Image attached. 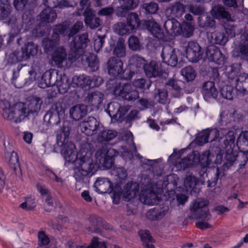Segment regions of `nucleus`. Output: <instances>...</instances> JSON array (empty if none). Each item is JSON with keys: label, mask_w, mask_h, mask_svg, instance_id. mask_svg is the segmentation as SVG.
Instances as JSON below:
<instances>
[{"label": "nucleus", "mask_w": 248, "mask_h": 248, "mask_svg": "<svg viewBox=\"0 0 248 248\" xmlns=\"http://www.w3.org/2000/svg\"><path fill=\"white\" fill-rule=\"evenodd\" d=\"M113 29L115 32L120 35H124L129 33L132 31L127 24L121 22L114 24L113 27Z\"/></svg>", "instance_id": "47"}, {"label": "nucleus", "mask_w": 248, "mask_h": 248, "mask_svg": "<svg viewBox=\"0 0 248 248\" xmlns=\"http://www.w3.org/2000/svg\"><path fill=\"white\" fill-rule=\"evenodd\" d=\"M58 33H56L55 34V36L56 38L53 40H49L48 39H45L43 42V46H44V48L46 50H47V51H49L52 50L54 47H55L58 43L59 41V37H58Z\"/></svg>", "instance_id": "57"}, {"label": "nucleus", "mask_w": 248, "mask_h": 248, "mask_svg": "<svg viewBox=\"0 0 248 248\" xmlns=\"http://www.w3.org/2000/svg\"><path fill=\"white\" fill-rule=\"evenodd\" d=\"M207 202L204 199L197 198L192 202L190 206L192 217L196 219L202 220L195 223L196 227L201 230L211 227V226L206 222L211 218V215L207 206Z\"/></svg>", "instance_id": "5"}, {"label": "nucleus", "mask_w": 248, "mask_h": 248, "mask_svg": "<svg viewBox=\"0 0 248 248\" xmlns=\"http://www.w3.org/2000/svg\"><path fill=\"white\" fill-rule=\"evenodd\" d=\"M99 247L106 248V243L104 242H99L97 237H93L92 239L91 245L85 246H78L76 248H99Z\"/></svg>", "instance_id": "60"}, {"label": "nucleus", "mask_w": 248, "mask_h": 248, "mask_svg": "<svg viewBox=\"0 0 248 248\" xmlns=\"http://www.w3.org/2000/svg\"><path fill=\"white\" fill-rule=\"evenodd\" d=\"M123 62L122 60L114 57L110 58L107 62L108 73L115 77L123 72Z\"/></svg>", "instance_id": "19"}, {"label": "nucleus", "mask_w": 248, "mask_h": 248, "mask_svg": "<svg viewBox=\"0 0 248 248\" xmlns=\"http://www.w3.org/2000/svg\"><path fill=\"white\" fill-rule=\"evenodd\" d=\"M167 88L171 89L172 90V94L175 97H179L182 93H181V88L177 84V82L173 79H170L166 83Z\"/></svg>", "instance_id": "50"}, {"label": "nucleus", "mask_w": 248, "mask_h": 248, "mask_svg": "<svg viewBox=\"0 0 248 248\" xmlns=\"http://www.w3.org/2000/svg\"><path fill=\"white\" fill-rule=\"evenodd\" d=\"M79 127L82 132L87 136H92L96 133L100 126L98 121L94 117H89L82 121Z\"/></svg>", "instance_id": "15"}, {"label": "nucleus", "mask_w": 248, "mask_h": 248, "mask_svg": "<svg viewBox=\"0 0 248 248\" xmlns=\"http://www.w3.org/2000/svg\"><path fill=\"white\" fill-rule=\"evenodd\" d=\"M139 186L136 183L128 182L124 186L122 196L125 201H129L136 197L139 192Z\"/></svg>", "instance_id": "23"}, {"label": "nucleus", "mask_w": 248, "mask_h": 248, "mask_svg": "<svg viewBox=\"0 0 248 248\" xmlns=\"http://www.w3.org/2000/svg\"><path fill=\"white\" fill-rule=\"evenodd\" d=\"M141 183L142 189L139 195L140 202L148 205L155 203L157 199L155 191L157 186L149 177L146 176L141 178Z\"/></svg>", "instance_id": "7"}, {"label": "nucleus", "mask_w": 248, "mask_h": 248, "mask_svg": "<svg viewBox=\"0 0 248 248\" xmlns=\"http://www.w3.org/2000/svg\"><path fill=\"white\" fill-rule=\"evenodd\" d=\"M146 64V61L143 58L138 55H133L129 60V70L124 71L125 74L128 75L127 77L124 76V78L130 79L136 73L144 70Z\"/></svg>", "instance_id": "10"}, {"label": "nucleus", "mask_w": 248, "mask_h": 248, "mask_svg": "<svg viewBox=\"0 0 248 248\" xmlns=\"http://www.w3.org/2000/svg\"><path fill=\"white\" fill-rule=\"evenodd\" d=\"M164 28L166 32L172 37L181 34L182 26L180 23L174 18L166 21L164 23Z\"/></svg>", "instance_id": "20"}, {"label": "nucleus", "mask_w": 248, "mask_h": 248, "mask_svg": "<svg viewBox=\"0 0 248 248\" xmlns=\"http://www.w3.org/2000/svg\"><path fill=\"white\" fill-rule=\"evenodd\" d=\"M235 89L240 93H248V74L241 73L235 80Z\"/></svg>", "instance_id": "27"}, {"label": "nucleus", "mask_w": 248, "mask_h": 248, "mask_svg": "<svg viewBox=\"0 0 248 248\" xmlns=\"http://www.w3.org/2000/svg\"><path fill=\"white\" fill-rule=\"evenodd\" d=\"M145 25L148 31L154 37L159 40L164 39V33L162 29L155 20H150L146 21L145 22Z\"/></svg>", "instance_id": "29"}, {"label": "nucleus", "mask_w": 248, "mask_h": 248, "mask_svg": "<svg viewBox=\"0 0 248 248\" xmlns=\"http://www.w3.org/2000/svg\"><path fill=\"white\" fill-rule=\"evenodd\" d=\"M72 83L75 86L82 88L86 86L92 87V86L91 77L85 75L74 77Z\"/></svg>", "instance_id": "38"}, {"label": "nucleus", "mask_w": 248, "mask_h": 248, "mask_svg": "<svg viewBox=\"0 0 248 248\" xmlns=\"http://www.w3.org/2000/svg\"><path fill=\"white\" fill-rule=\"evenodd\" d=\"M202 93L204 99L208 101L210 99H215L218 95V91L213 81H208L203 83Z\"/></svg>", "instance_id": "22"}, {"label": "nucleus", "mask_w": 248, "mask_h": 248, "mask_svg": "<svg viewBox=\"0 0 248 248\" xmlns=\"http://www.w3.org/2000/svg\"><path fill=\"white\" fill-rule=\"evenodd\" d=\"M222 96L227 99L232 100L235 96V92L232 85L224 86L220 90Z\"/></svg>", "instance_id": "51"}, {"label": "nucleus", "mask_w": 248, "mask_h": 248, "mask_svg": "<svg viewBox=\"0 0 248 248\" xmlns=\"http://www.w3.org/2000/svg\"><path fill=\"white\" fill-rule=\"evenodd\" d=\"M142 9L143 12L146 14H155L159 9L157 3L155 2L144 3L142 6Z\"/></svg>", "instance_id": "54"}, {"label": "nucleus", "mask_w": 248, "mask_h": 248, "mask_svg": "<svg viewBox=\"0 0 248 248\" xmlns=\"http://www.w3.org/2000/svg\"><path fill=\"white\" fill-rule=\"evenodd\" d=\"M236 145L241 151L245 152L248 151V131H242L239 134Z\"/></svg>", "instance_id": "40"}, {"label": "nucleus", "mask_w": 248, "mask_h": 248, "mask_svg": "<svg viewBox=\"0 0 248 248\" xmlns=\"http://www.w3.org/2000/svg\"><path fill=\"white\" fill-rule=\"evenodd\" d=\"M111 173L114 176L118 185L121 184L127 175L126 170L122 167L114 168L112 170Z\"/></svg>", "instance_id": "44"}, {"label": "nucleus", "mask_w": 248, "mask_h": 248, "mask_svg": "<svg viewBox=\"0 0 248 248\" xmlns=\"http://www.w3.org/2000/svg\"><path fill=\"white\" fill-rule=\"evenodd\" d=\"M127 24L131 31L138 28L140 25V20L138 15L135 13H131L127 18Z\"/></svg>", "instance_id": "49"}, {"label": "nucleus", "mask_w": 248, "mask_h": 248, "mask_svg": "<svg viewBox=\"0 0 248 248\" xmlns=\"http://www.w3.org/2000/svg\"><path fill=\"white\" fill-rule=\"evenodd\" d=\"M83 15L85 16V23L91 29H95L101 25V21L99 17H96L94 12L91 9L87 8Z\"/></svg>", "instance_id": "24"}, {"label": "nucleus", "mask_w": 248, "mask_h": 248, "mask_svg": "<svg viewBox=\"0 0 248 248\" xmlns=\"http://www.w3.org/2000/svg\"><path fill=\"white\" fill-rule=\"evenodd\" d=\"M43 3L50 8L59 7L64 8L69 7V4L65 0H43Z\"/></svg>", "instance_id": "46"}, {"label": "nucleus", "mask_w": 248, "mask_h": 248, "mask_svg": "<svg viewBox=\"0 0 248 248\" xmlns=\"http://www.w3.org/2000/svg\"><path fill=\"white\" fill-rule=\"evenodd\" d=\"M86 61L89 66L92 68V71H95L98 69V61L97 56L95 54L90 53L86 58Z\"/></svg>", "instance_id": "58"}, {"label": "nucleus", "mask_w": 248, "mask_h": 248, "mask_svg": "<svg viewBox=\"0 0 248 248\" xmlns=\"http://www.w3.org/2000/svg\"><path fill=\"white\" fill-rule=\"evenodd\" d=\"M89 42L88 34L87 32L74 37L69 45L68 60L71 62H75L79 58Z\"/></svg>", "instance_id": "8"}, {"label": "nucleus", "mask_w": 248, "mask_h": 248, "mask_svg": "<svg viewBox=\"0 0 248 248\" xmlns=\"http://www.w3.org/2000/svg\"><path fill=\"white\" fill-rule=\"evenodd\" d=\"M40 19L42 22H51L56 19L57 14L56 12L50 7H47L43 10L40 13Z\"/></svg>", "instance_id": "39"}, {"label": "nucleus", "mask_w": 248, "mask_h": 248, "mask_svg": "<svg viewBox=\"0 0 248 248\" xmlns=\"http://www.w3.org/2000/svg\"><path fill=\"white\" fill-rule=\"evenodd\" d=\"M181 75L187 81L194 80L196 77V74L195 70L191 66H186L182 69Z\"/></svg>", "instance_id": "53"}, {"label": "nucleus", "mask_w": 248, "mask_h": 248, "mask_svg": "<svg viewBox=\"0 0 248 248\" xmlns=\"http://www.w3.org/2000/svg\"><path fill=\"white\" fill-rule=\"evenodd\" d=\"M129 47L133 50H137L140 48V44L138 38L134 35L131 36L128 40Z\"/></svg>", "instance_id": "63"}, {"label": "nucleus", "mask_w": 248, "mask_h": 248, "mask_svg": "<svg viewBox=\"0 0 248 248\" xmlns=\"http://www.w3.org/2000/svg\"><path fill=\"white\" fill-rule=\"evenodd\" d=\"M93 146L91 143H84L80 146L78 157L74 167L76 188H78V184L82 186L85 184L96 171V163L93 158Z\"/></svg>", "instance_id": "2"}, {"label": "nucleus", "mask_w": 248, "mask_h": 248, "mask_svg": "<svg viewBox=\"0 0 248 248\" xmlns=\"http://www.w3.org/2000/svg\"><path fill=\"white\" fill-rule=\"evenodd\" d=\"M117 131L112 130H104L98 135L97 140L99 142L111 140L117 136Z\"/></svg>", "instance_id": "43"}, {"label": "nucleus", "mask_w": 248, "mask_h": 248, "mask_svg": "<svg viewBox=\"0 0 248 248\" xmlns=\"http://www.w3.org/2000/svg\"><path fill=\"white\" fill-rule=\"evenodd\" d=\"M155 98L159 103L162 104H167L169 101L168 93L165 89H157L155 90Z\"/></svg>", "instance_id": "55"}, {"label": "nucleus", "mask_w": 248, "mask_h": 248, "mask_svg": "<svg viewBox=\"0 0 248 248\" xmlns=\"http://www.w3.org/2000/svg\"><path fill=\"white\" fill-rule=\"evenodd\" d=\"M239 50L241 58L248 61V40L240 46Z\"/></svg>", "instance_id": "64"}, {"label": "nucleus", "mask_w": 248, "mask_h": 248, "mask_svg": "<svg viewBox=\"0 0 248 248\" xmlns=\"http://www.w3.org/2000/svg\"><path fill=\"white\" fill-rule=\"evenodd\" d=\"M212 37L216 44L220 45H224L228 41V37L225 36L223 31H215L213 33Z\"/></svg>", "instance_id": "52"}, {"label": "nucleus", "mask_w": 248, "mask_h": 248, "mask_svg": "<svg viewBox=\"0 0 248 248\" xmlns=\"http://www.w3.org/2000/svg\"><path fill=\"white\" fill-rule=\"evenodd\" d=\"M42 101L37 97H32L25 103L18 102L11 105L7 101L3 102L1 108L3 118L16 124L28 120L31 114L38 112Z\"/></svg>", "instance_id": "1"}, {"label": "nucleus", "mask_w": 248, "mask_h": 248, "mask_svg": "<svg viewBox=\"0 0 248 248\" xmlns=\"http://www.w3.org/2000/svg\"><path fill=\"white\" fill-rule=\"evenodd\" d=\"M180 54L178 49H174L169 45L165 46L162 50L161 57L163 61L172 67L176 66L178 56Z\"/></svg>", "instance_id": "12"}, {"label": "nucleus", "mask_w": 248, "mask_h": 248, "mask_svg": "<svg viewBox=\"0 0 248 248\" xmlns=\"http://www.w3.org/2000/svg\"><path fill=\"white\" fill-rule=\"evenodd\" d=\"M193 154L195 155V158H194L195 165L199 163H200L203 169L214 162L215 155L209 150L202 152L201 154H199L198 152L195 151L193 152Z\"/></svg>", "instance_id": "17"}, {"label": "nucleus", "mask_w": 248, "mask_h": 248, "mask_svg": "<svg viewBox=\"0 0 248 248\" xmlns=\"http://www.w3.org/2000/svg\"><path fill=\"white\" fill-rule=\"evenodd\" d=\"M198 24L201 28L206 30H214L216 27V23L214 17L208 15H203L198 18Z\"/></svg>", "instance_id": "31"}, {"label": "nucleus", "mask_w": 248, "mask_h": 248, "mask_svg": "<svg viewBox=\"0 0 248 248\" xmlns=\"http://www.w3.org/2000/svg\"><path fill=\"white\" fill-rule=\"evenodd\" d=\"M35 22V18L25 13L22 15V21L16 19V21L12 25V31L14 35H16L20 33L22 30L26 31L31 29Z\"/></svg>", "instance_id": "11"}, {"label": "nucleus", "mask_w": 248, "mask_h": 248, "mask_svg": "<svg viewBox=\"0 0 248 248\" xmlns=\"http://www.w3.org/2000/svg\"><path fill=\"white\" fill-rule=\"evenodd\" d=\"M211 13L212 16L217 19H225L228 21L232 20L231 15L222 6H214L211 11Z\"/></svg>", "instance_id": "32"}, {"label": "nucleus", "mask_w": 248, "mask_h": 248, "mask_svg": "<svg viewBox=\"0 0 248 248\" xmlns=\"http://www.w3.org/2000/svg\"><path fill=\"white\" fill-rule=\"evenodd\" d=\"M52 60L58 67H62L67 64V54L65 49L62 47H58L52 55Z\"/></svg>", "instance_id": "25"}, {"label": "nucleus", "mask_w": 248, "mask_h": 248, "mask_svg": "<svg viewBox=\"0 0 248 248\" xmlns=\"http://www.w3.org/2000/svg\"><path fill=\"white\" fill-rule=\"evenodd\" d=\"M7 59L8 62L11 63H16L18 62L27 61L28 60L22 48V46L20 50H15L8 55Z\"/></svg>", "instance_id": "34"}, {"label": "nucleus", "mask_w": 248, "mask_h": 248, "mask_svg": "<svg viewBox=\"0 0 248 248\" xmlns=\"http://www.w3.org/2000/svg\"><path fill=\"white\" fill-rule=\"evenodd\" d=\"M194 158H195V155L193 152L191 154H188L186 157L177 160L175 163V166L179 170H184L191 166L195 165Z\"/></svg>", "instance_id": "33"}, {"label": "nucleus", "mask_w": 248, "mask_h": 248, "mask_svg": "<svg viewBox=\"0 0 248 248\" xmlns=\"http://www.w3.org/2000/svg\"><path fill=\"white\" fill-rule=\"evenodd\" d=\"M113 93L115 95L128 101H133L139 97V93L130 84L116 86L113 90Z\"/></svg>", "instance_id": "9"}, {"label": "nucleus", "mask_w": 248, "mask_h": 248, "mask_svg": "<svg viewBox=\"0 0 248 248\" xmlns=\"http://www.w3.org/2000/svg\"><path fill=\"white\" fill-rule=\"evenodd\" d=\"M144 71L148 77L152 78L160 76L162 73V69L159 62L152 61L146 64Z\"/></svg>", "instance_id": "26"}, {"label": "nucleus", "mask_w": 248, "mask_h": 248, "mask_svg": "<svg viewBox=\"0 0 248 248\" xmlns=\"http://www.w3.org/2000/svg\"><path fill=\"white\" fill-rule=\"evenodd\" d=\"M70 114L74 120L78 121L87 114L86 106L84 105H77L70 109Z\"/></svg>", "instance_id": "37"}, {"label": "nucleus", "mask_w": 248, "mask_h": 248, "mask_svg": "<svg viewBox=\"0 0 248 248\" xmlns=\"http://www.w3.org/2000/svg\"><path fill=\"white\" fill-rule=\"evenodd\" d=\"M60 80H56V85L58 88V91L61 93H65L67 92L69 88V85L67 80L65 78H62L60 77Z\"/></svg>", "instance_id": "56"}, {"label": "nucleus", "mask_w": 248, "mask_h": 248, "mask_svg": "<svg viewBox=\"0 0 248 248\" xmlns=\"http://www.w3.org/2000/svg\"><path fill=\"white\" fill-rule=\"evenodd\" d=\"M169 207H155L148 211L147 217L150 220H155L162 218L168 212Z\"/></svg>", "instance_id": "30"}, {"label": "nucleus", "mask_w": 248, "mask_h": 248, "mask_svg": "<svg viewBox=\"0 0 248 248\" xmlns=\"http://www.w3.org/2000/svg\"><path fill=\"white\" fill-rule=\"evenodd\" d=\"M38 46L32 42H28L22 46L25 54L29 60L36 56L38 52Z\"/></svg>", "instance_id": "42"}, {"label": "nucleus", "mask_w": 248, "mask_h": 248, "mask_svg": "<svg viewBox=\"0 0 248 248\" xmlns=\"http://www.w3.org/2000/svg\"><path fill=\"white\" fill-rule=\"evenodd\" d=\"M95 190L100 193H105L111 190L112 184L107 178H98L94 184Z\"/></svg>", "instance_id": "28"}, {"label": "nucleus", "mask_w": 248, "mask_h": 248, "mask_svg": "<svg viewBox=\"0 0 248 248\" xmlns=\"http://www.w3.org/2000/svg\"><path fill=\"white\" fill-rule=\"evenodd\" d=\"M65 105L62 101H59L52 107L50 111L47 112L45 115V119L48 120V123H53V119L58 118L59 120L64 116Z\"/></svg>", "instance_id": "16"}, {"label": "nucleus", "mask_w": 248, "mask_h": 248, "mask_svg": "<svg viewBox=\"0 0 248 248\" xmlns=\"http://www.w3.org/2000/svg\"><path fill=\"white\" fill-rule=\"evenodd\" d=\"M53 77H55L53 71H46L41 77V80L39 84V87L42 88H45L55 85L56 80L55 78H52Z\"/></svg>", "instance_id": "35"}, {"label": "nucleus", "mask_w": 248, "mask_h": 248, "mask_svg": "<svg viewBox=\"0 0 248 248\" xmlns=\"http://www.w3.org/2000/svg\"><path fill=\"white\" fill-rule=\"evenodd\" d=\"M194 28L191 23L186 22L182 28L181 34L185 37H189L193 34Z\"/></svg>", "instance_id": "61"}, {"label": "nucleus", "mask_w": 248, "mask_h": 248, "mask_svg": "<svg viewBox=\"0 0 248 248\" xmlns=\"http://www.w3.org/2000/svg\"><path fill=\"white\" fill-rule=\"evenodd\" d=\"M205 130L209 141H215L218 138L221 139L226 134V139L224 142L225 151V162L222 166V168L224 170L228 169L233 165L237 156V152L234 150L235 139L234 132L229 131L227 132L226 129H221L219 131L216 128Z\"/></svg>", "instance_id": "3"}, {"label": "nucleus", "mask_w": 248, "mask_h": 248, "mask_svg": "<svg viewBox=\"0 0 248 248\" xmlns=\"http://www.w3.org/2000/svg\"><path fill=\"white\" fill-rule=\"evenodd\" d=\"M113 54L118 58H122L126 55V46L124 40L120 38L118 39L113 50Z\"/></svg>", "instance_id": "41"}, {"label": "nucleus", "mask_w": 248, "mask_h": 248, "mask_svg": "<svg viewBox=\"0 0 248 248\" xmlns=\"http://www.w3.org/2000/svg\"><path fill=\"white\" fill-rule=\"evenodd\" d=\"M9 163L10 167L14 170H16L19 167L18 156L16 152L13 151L10 154Z\"/></svg>", "instance_id": "59"}, {"label": "nucleus", "mask_w": 248, "mask_h": 248, "mask_svg": "<svg viewBox=\"0 0 248 248\" xmlns=\"http://www.w3.org/2000/svg\"><path fill=\"white\" fill-rule=\"evenodd\" d=\"M185 12L184 5L180 1H176L170 4L165 10V14L167 16L172 18L182 17Z\"/></svg>", "instance_id": "21"}, {"label": "nucleus", "mask_w": 248, "mask_h": 248, "mask_svg": "<svg viewBox=\"0 0 248 248\" xmlns=\"http://www.w3.org/2000/svg\"><path fill=\"white\" fill-rule=\"evenodd\" d=\"M119 154L125 160H131L133 158V155L125 147L121 146L117 151L114 149L108 148L107 145H104L96 152V164L100 168L109 169L113 165V157Z\"/></svg>", "instance_id": "4"}, {"label": "nucleus", "mask_w": 248, "mask_h": 248, "mask_svg": "<svg viewBox=\"0 0 248 248\" xmlns=\"http://www.w3.org/2000/svg\"><path fill=\"white\" fill-rule=\"evenodd\" d=\"M12 12L10 2L8 0H0V20L5 21L12 28L16 19Z\"/></svg>", "instance_id": "13"}, {"label": "nucleus", "mask_w": 248, "mask_h": 248, "mask_svg": "<svg viewBox=\"0 0 248 248\" xmlns=\"http://www.w3.org/2000/svg\"><path fill=\"white\" fill-rule=\"evenodd\" d=\"M123 108L117 102H111L108 106V111L110 116L121 117L124 115L122 113Z\"/></svg>", "instance_id": "45"}, {"label": "nucleus", "mask_w": 248, "mask_h": 248, "mask_svg": "<svg viewBox=\"0 0 248 248\" xmlns=\"http://www.w3.org/2000/svg\"><path fill=\"white\" fill-rule=\"evenodd\" d=\"M104 94L99 91H95L88 93L86 99L89 104L98 108L104 99Z\"/></svg>", "instance_id": "36"}, {"label": "nucleus", "mask_w": 248, "mask_h": 248, "mask_svg": "<svg viewBox=\"0 0 248 248\" xmlns=\"http://www.w3.org/2000/svg\"><path fill=\"white\" fill-rule=\"evenodd\" d=\"M198 183L197 178L192 174L186 175L185 181L184 186L187 191H192L196 186Z\"/></svg>", "instance_id": "48"}, {"label": "nucleus", "mask_w": 248, "mask_h": 248, "mask_svg": "<svg viewBox=\"0 0 248 248\" xmlns=\"http://www.w3.org/2000/svg\"><path fill=\"white\" fill-rule=\"evenodd\" d=\"M69 135L68 127H63L60 133L57 135V140L58 145L62 147L61 154L67 163H74L78 157V153L75 150V145L73 143L69 141Z\"/></svg>", "instance_id": "6"}, {"label": "nucleus", "mask_w": 248, "mask_h": 248, "mask_svg": "<svg viewBox=\"0 0 248 248\" xmlns=\"http://www.w3.org/2000/svg\"><path fill=\"white\" fill-rule=\"evenodd\" d=\"M38 242L39 246H46L50 242V239L48 236L43 231L40 232L38 233Z\"/></svg>", "instance_id": "62"}, {"label": "nucleus", "mask_w": 248, "mask_h": 248, "mask_svg": "<svg viewBox=\"0 0 248 248\" xmlns=\"http://www.w3.org/2000/svg\"><path fill=\"white\" fill-rule=\"evenodd\" d=\"M206 56L209 61L213 62L217 64L224 63L225 57L221 53L219 49L215 46H209L206 50Z\"/></svg>", "instance_id": "18"}, {"label": "nucleus", "mask_w": 248, "mask_h": 248, "mask_svg": "<svg viewBox=\"0 0 248 248\" xmlns=\"http://www.w3.org/2000/svg\"><path fill=\"white\" fill-rule=\"evenodd\" d=\"M186 57L191 62H196L202 57L203 52L201 47L196 42L190 41L185 46Z\"/></svg>", "instance_id": "14"}]
</instances>
